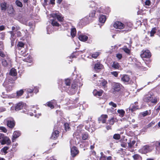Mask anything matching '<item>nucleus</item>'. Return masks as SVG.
Wrapping results in <instances>:
<instances>
[{
  "label": "nucleus",
  "mask_w": 160,
  "mask_h": 160,
  "mask_svg": "<svg viewBox=\"0 0 160 160\" xmlns=\"http://www.w3.org/2000/svg\"><path fill=\"white\" fill-rule=\"evenodd\" d=\"M88 134L85 133L82 135V139L83 140H86L88 139Z\"/></svg>",
  "instance_id": "38"
},
{
  "label": "nucleus",
  "mask_w": 160,
  "mask_h": 160,
  "mask_svg": "<svg viewBox=\"0 0 160 160\" xmlns=\"http://www.w3.org/2000/svg\"><path fill=\"white\" fill-rule=\"evenodd\" d=\"M124 52L128 54H129L130 53V50L126 47H124L122 48Z\"/></svg>",
  "instance_id": "34"
},
{
  "label": "nucleus",
  "mask_w": 160,
  "mask_h": 160,
  "mask_svg": "<svg viewBox=\"0 0 160 160\" xmlns=\"http://www.w3.org/2000/svg\"><path fill=\"white\" fill-rule=\"evenodd\" d=\"M15 3L18 7H22V4L19 0H17L15 2Z\"/></svg>",
  "instance_id": "33"
},
{
  "label": "nucleus",
  "mask_w": 160,
  "mask_h": 160,
  "mask_svg": "<svg viewBox=\"0 0 160 160\" xmlns=\"http://www.w3.org/2000/svg\"><path fill=\"white\" fill-rule=\"evenodd\" d=\"M106 157L104 155H102L100 158V160H106Z\"/></svg>",
  "instance_id": "55"
},
{
  "label": "nucleus",
  "mask_w": 160,
  "mask_h": 160,
  "mask_svg": "<svg viewBox=\"0 0 160 160\" xmlns=\"http://www.w3.org/2000/svg\"><path fill=\"white\" fill-rule=\"evenodd\" d=\"M136 141L135 140L130 141L128 143V147L130 148H134V145Z\"/></svg>",
  "instance_id": "24"
},
{
  "label": "nucleus",
  "mask_w": 160,
  "mask_h": 160,
  "mask_svg": "<svg viewBox=\"0 0 160 160\" xmlns=\"http://www.w3.org/2000/svg\"><path fill=\"white\" fill-rule=\"evenodd\" d=\"M107 83V82L105 80H102V81H101V85L103 86L104 87H105Z\"/></svg>",
  "instance_id": "41"
},
{
  "label": "nucleus",
  "mask_w": 160,
  "mask_h": 160,
  "mask_svg": "<svg viewBox=\"0 0 160 160\" xmlns=\"http://www.w3.org/2000/svg\"><path fill=\"white\" fill-rule=\"evenodd\" d=\"M6 4L7 3L5 2H2L1 3V6L2 10L5 11L6 10Z\"/></svg>",
  "instance_id": "22"
},
{
  "label": "nucleus",
  "mask_w": 160,
  "mask_h": 160,
  "mask_svg": "<svg viewBox=\"0 0 160 160\" xmlns=\"http://www.w3.org/2000/svg\"><path fill=\"white\" fill-rule=\"evenodd\" d=\"M95 14V12L94 11L93 12L92 14H90V16H91V17H94Z\"/></svg>",
  "instance_id": "60"
},
{
  "label": "nucleus",
  "mask_w": 160,
  "mask_h": 160,
  "mask_svg": "<svg viewBox=\"0 0 160 160\" xmlns=\"http://www.w3.org/2000/svg\"><path fill=\"white\" fill-rule=\"evenodd\" d=\"M24 92L23 89H21L17 92V96L19 97L22 96Z\"/></svg>",
  "instance_id": "29"
},
{
  "label": "nucleus",
  "mask_w": 160,
  "mask_h": 160,
  "mask_svg": "<svg viewBox=\"0 0 160 160\" xmlns=\"http://www.w3.org/2000/svg\"><path fill=\"white\" fill-rule=\"evenodd\" d=\"M0 56L4 58L5 57L6 55L4 52L2 51H0Z\"/></svg>",
  "instance_id": "51"
},
{
  "label": "nucleus",
  "mask_w": 160,
  "mask_h": 160,
  "mask_svg": "<svg viewBox=\"0 0 160 160\" xmlns=\"http://www.w3.org/2000/svg\"><path fill=\"white\" fill-rule=\"evenodd\" d=\"M51 21H52L51 23L53 26L57 27H59V24L55 20L53 19L52 20H51Z\"/></svg>",
  "instance_id": "28"
},
{
  "label": "nucleus",
  "mask_w": 160,
  "mask_h": 160,
  "mask_svg": "<svg viewBox=\"0 0 160 160\" xmlns=\"http://www.w3.org/2000/svg\"><path fill=\"white\" fill-rule=\"evenodd\" d=\"M151 3L150 1L149 0H147L145 2V4L146 5L149 6Z\"/></svg>",
  "instance_id": "53"
},
{
  "label": "nucleus",
  "mask_w": 160,
  "mask_h": 160,
  "mask_svg": "<svg viewBox=\"0 0 160 160\" xmlns=\"http://www.w3.org/2000/svg\"><path fill=\"white\" fill-rule=\"evenodd\" d=\"M23 105L22 102L18 103L15 107V110L16 111H19L23 108Z\"/></svg>",
  "instance_id": "15"
},
{
  "label": "nucleus",
  "mask_w": 160,
  "mask_h": 160,
  "mask_svg": "<svg viewBox=\"0 0 160 160\" xmlns=\"http://www.w3.org/2000/svg\"><path fill=\"white\" fill-rule=\"evenodd\" d=\"M65 83L67 86H70V79H67L65 80Z\"/></svg>",
  "instance_id": "40"
},
{
  "label": "nucleus",
  "mask_w": 160,
  "mask_h": 160,
  "mask_svg": "<svg viewBox=\"0 0 160 160\" xmlns=\"http://www.w3.org/2000/svg\"><path fill=\"white\" fill-rule=\"evenodd\" d=\"M8 12L10 14H13L14 12V9L12 7H10L7 10Z\"/></svg>",
  "instance_id": "35"
},
{
  "label": "nucleus",
  "mask_w": 160,
  "mask_h": 160,
  "mask_svg": "<svg viewBox=\"0 0 160 160\" xmlns=\"http://www.w3.org/2000/svg\"><path fill=\"white\" fill-rule=\"evenodd\" d=\"M20 27L18 26H16V27L13 26L12 27V31L13 32H17V31L20 30Z\"/></svg>",
  "instance_id": "31"
},
{
  "label": "nucleus",
  "mask_w": 160,
  "mask_h": 160,
  "mask_svg": "<svg viewBox=\"0 0 160 160\" xmlns=\"http://www.w3.org/2000/svg\"><path fill=\"white\" fill-rule=\"evenodd\" d=\"M154 124V123L153 122H151L148 125V127L149 128L150 127H152L153 125Z\"/></svg>",
  "instance_id": "58"
},
{
  "label": "nucleus",
  "mask_w": 160,
  "mask_h": 160,
  "mask_svg": "<svg viewBox=\"0 0 160 160\" xmlns=\"http://www.w3.org/2000/svg\"><path fill=\"white\" fill-rule=\"evenodd\" d=\"M9 75L12 76H16L17 75L16 70L14 68H12L10 71Z\"/></svg>",
  "instance_id": "16"
},
{
  "label": "nucleus",
  "mask_w": 160,
  "mask_h": 160,
  "mask_svg": "<svg viewBox=\"0 0 160 160\" xmlns=\"http://www.w3.org/2000/svg\"><path fill=\"white\" fill-rule=\"evenodd\" d=\"M0 48H3V43L2 41H0Z\"/></svg>",
  "instance_id": "59"
},
{
  "label": "nucleus",
  "mask_w": 160,
  "mask_h": 160,
  "mask_svg": "<svg viewBox=\"0 0 160 160\" xmlns=\"http://www.w3.org/2000/svg\"><path fill=\"white\" fill-rule=\"evenodd\" d=\"M113 26L116 28L121 29L124 28V24L121 22L118 21L114 23Z\"/></svg>",
  "instance_id": "3"
},
{
  "label": "nucleus",
  "mask_w": 160,
  "mask_h": 160,
  "mask_svg": "<svg viewBox=\"0 0 160 160\" xmlns=\"http://www.w3.org/2000/svg\"><path fill=\"white\" fill-rule=\"evenodd\" d=\"M33 91V89H31L30 88H27V93H31Z\"/></svg>",
  "instance_id": "49"
},
{
  "label": "nucleus",
  "mask_w": 160,
  "mask_h": 160,
  "mask_svg": "<svg viewBox=\"0 0 160 160\" xmlns=\"http://www.w3.org/2000/svg\"><path fill=\"white\" fill-rule=\"evenodd\" d=\"M108 118V116L107 115H102L99 118V121L102 122V123L106 122V119Z\"/></svg>",
  "instance_id": "9"
},
{
  "label": "nucleus",
  "mask_w": 160,
  "mask_h": 160,
  "mask_svg": "<svg viewBox=\"0 0 160 160\" xmlns=\"http://www.w3.org/2000/svg\"><path fill=\"white\" fill-rule=\"evenodd\" d=\"M150 151L149 146L147 145L144 146L138 150L139 152L142 154H146Z\"/></svg>",
  "instance_id": "2"
},
{
  "label": "nucleus",
  "mask_w": 160,
  "mask_h": 160,
  "mask_svg": "<svg viewBox=\"0 0 160 160\" xmlns=\"http://www.w3.org/2000/svg\"><path fill=\"white\" fill-rule=\"evenodd\" d=\"M122 87L121 84L118 83H115L113 86V89L115 91L118 92L121 90Z\"/></svg>",
  "instance_id": "7"
},
{
  "label": "nucleus",
  "mask_w": 160,
  "mask_h": 160,
  "mask_svg": "<svg viewBox=\"0 0 160 160\" xmlns=\"http://www.w3.org/2000/svg\"><path fill=\"white\" fill-rule=\"evenodd\" d=\"M88 38L87 36L83 35H81L78 37L79 40L83 42L86 41Z\"/></svg>",
  "instance_id": "14"
},
{
  "label": "nucleus",
  "mask_w": 160,
  "mask_h": 160,
  "mask_svg": "<svg viewBox=\"0 0 160 160\" xmlns=\"http://www.w3.org/2000/svg\"><path fill=\"white\" fill-rule=\"evenodd\" d=\"M20 132L19 131H16L14 132L13 133V135L12 139V141L14 142L15 139L19 137L20 135Z\"/></svg>",
  "instance_id": "8"
},
{
  "label": "nucleus",
  "mask_w": 160,
  "mask_h": 160,
  "mask_svg": "<svg viewBox=\"0 0 160 160\" xmlns=\"http://www.w3.org/2000/svg\"><path fill=\"white\" fill-rule=\"evenodd\" d=\"M103 93V91L101 90L99 91H97L96 90H94L93 91V94L95 96H102Z\"/></svg>",
  "instance_id": "25"
},
{
  "label": "nucleus",
  "mask_w": 160,
  "mask_h": 160,
  "mask_svg": "<svg viewBox=\"0 0 160 160\" xmlns=\"http://www.w3.org/2000/svg\"><path fill=\"white\" fill-rule=\"evenodd\" d=\"M7 125L10 128H13L15 125L14 122L13 120H7Z\"/></svg>",
  "instance_id": "11"
},
{
  "label": "nucleus",
  "mask_w": 160,
  "mask_h": 160,
  "mask_svg": "<svg viewBox=\"0 0 160 160\" xmlns=\"http://www.w3.org/2000/svg\"><path fill=\"white\" fill-rule=\"evenodd\" d=\"M156 29L155 28H153L150 32V36L152 37L154 34L156 33Z\"/></svg>",
  "instance_id": "37"
},
{
  "label": "nucleus",
  "mask_w": 160,
  "mask_h": 160,
  "mask_svg": "<svg viewBox=\"0 0 160 160\" xmlns=\"http://www.w3.org/2000/svg\"><path fill=\"white\" fill-rule=\"evenodd\" d=\"M55 0H50V2L51 4H55Z\"/></svg>",
  "instance_id": "62"
},
{
  "label": "nucleus",
  "mask_w": 160,
  "mask_h": 160,
  "mask_svg": "<svg viewBox=\"0 0 160 160\" xmlns=\"http://www.w3.org/2000/svg\"><path fill=\"white\" fill-rule=\"evenodd\" d=\"M106 20V17L105 15H101L99 18V22L103 23H104Z\"/></svg>",
  "instance_id": "21"
},
{
  "label": "nucleus",
  "mask_w": 160,
  "mask_h": 160,
  "mask_svg": "<svg viewBox=\"0 0 160 160\" xmlns=\"http://www.w3.org/2000/svg\"><path fill=\"white\" fill-rule=\"evenodd\" d=\"M0 130H2L4 132H7L6 129L3 127H0Z\"/></svg>",
  "instance_id": "48"
},
{
  "label": "nucleus",
  "mask_w": 160,
  "mask_h": 160,
  "mask_svg": "<svg viewBox=\"0 0 160 160\" xmlns=\"http://www.w3.org/2000/svg\"><path fill=\"white\" fill-rule=\"evenodd\" d=\"M76 33V29L75 28H72L71 31V35L72 38L74 37Z\"/></svg>",
  "instance_id": "27"
},
{
  "label": "nucleus",
  "mask_w": 160,
  "mask_h": 160,
  "mask_svg": "<svg viewBox=\"0 0 160 160\" xmlns=\"http://www.w3.org/2000/svg\"><path fill=\"white\" fill-rule=\"evenodd\" d=\"M134 160H142L141 157L138 154H135L132 156Z\"/></svg>",
  "instance_id": "26"
},
{
  "label": "nucleus",
  "mask_w": 160,
  "mask_h": 160,
  "mask_svg": "<svg viewBox=\"0 0 160 160\" xmlns=\"http://www.w3.org/2000/svg\"><path fill=\"white\" fill-rule=\"evenodd\" d=\"M71 155L73 157H75L79 153V151L77 148L73 146L71 149Z\"/></svg>",
  "instance_id": "6"
},
{
  "label": "nucleus",
  "mask_w": 160,
  "mask_h": 160,
  "mask_svg": "<svg viewBox=\"0 0 160 160\" xmlns=\"http://www.w3.org/2000/svg\"><path fill=\"white\" fill-rule=\"evenodd\" d=\"M143 53L141 54V56L142 58H149L151 56V54L149 51L146 50L142 51Z\"/></svg>",
  "instance_id": "5"
},
{
  "label": "nucleus",
  "mask_w": 160,
  "mask_h": 160,
  "mask_svg": "<svg viewBox=\"0 0 160 160\" xmlns=\"http://www.w3.org/2000/svg\"><path fill=\"white\" fill-rule=\"evenodd\" d=\"M117 112L121 117H123L125 113V111L123 109H118V110Z\"/></svg>",
  "instance_id": "30"
},
{
  "label": "nucleus",
  "mask_w": 160,
  "mask_h": 160,
  "mask_svg": "<svg viewBox=\"0 0 160 160\" xmlns=\"http://www.w3.org/2000/svg\"><path fill=\"white\" fill-rule=\"evenodd\" d=\"M112 158L111 156H108V157L107 158V160H111Z\"/></svg>",
  "instance_id": "63"
},
{
  "label": "nucleus",
  "mask_w": 160,
  "mask_h": 160,
  "mask_svg": "<svg viewBox=\"0 0 160 160\" xmlns=\"http://www.w3.org/2000/svg\"><path fill=\"white\" fill-rule=\"evenodd\" d=\"M49 160H55L53 157H52L50 158Z\"/></svg>",
  "instance_id": "64"
},
{
  "label": "nucleus",
  "mask_w": 160,
  "mask_h": 160,
  "mask_svg": "<svg viewBox=\"0 0 160 160\" xmlns=\"http://www.w3.org/2000/svg\"><path fill=\"white\" fill-rule=\"evenodd\" d=\"M55 103H56L55 101H51L50 102H48L47 103V105L48 106L50 107L51 109H52L54 108L53 104H54Z\"/></svg>",
  "instance_id": "19"
},
{
  "label": "nucleus",
  "mask_w": 160,
  "mask_h": 160,
  "mask_svg": "<svg viewBox=\"0 0 160 160\" xmlns=\"http://www.w3.org/2000/svg\"><path fill=\"white\" fill-rule=\"evenodd\" d=\"M109 123L110 125H112L114 123L113 119V118H111L109 120Z\"/></svg>",
  "instance_id": "50"
},
{
  "label": "nucleus",
  "mask_w": 160,
  "mask_h": 160,
  "mask_svg": "<svg viewBox=\"0 0 160 160\" xmlns=\"http://www.w3.org/2000/svg\"><path fill=\"white\" fill-rule=\"evenodd\" d=\"M99 54L98 52H96L92 54V57L94 58H96L99 55Z\"/></svg>",
  "instance_id": "43"
},
{
  "label": "nucleus",
  "mask_w": 160,
  "mask_h": 160,
  "mask_svg": "<svg viewBox=\"0 0 160 160\" xmlns=\"http://www.w3.org/2000/svg\"><path fill=\"white\" fill-rule=\"evenodd\" d=\"M151 113V110H149L148 111L147 110L144 112H142L140 113V115H142V116L144 117L147 115H149Z\"/></svg>",
  "instance_id": "17"
},
{
  "label": "nucleus",
  "mask_w": 160,
  "mask_h": 160,
  "mask_svg": "<svg viewBox=\"0 0 160 160\" xmlns=\"http://www.w3.org/2000/svg\"><path fill=\"white\" fill-rule=\"evenodd\" d=\"M18 46L21 47H23L24 46V44L22 42H19L18 44Z\"/></svg>",
  "instance_id": "52"
},
{
  "label": "nucleus",
  "mask_w": 160,
  "mask_h": 160,
  "mask_svg": "<svg viewBox=\"0 0 160 160\" xmlns=\"http://www.w3.org/2000/svg\"><path fill=\"white\" fill-rule=\"evenodd\" d=\"M117 57L119 59H121L122 58V55L121 54H117L116 55Z\"/></svg>",
  "instance_id": "54"
},
{
  "label": "nucleus",
  "mask_w": 160,
  "mask_h": 160,
  "mask_svg": "<svg viewBox=\"0 0 160 160\" xmlns=\"http://www.w3.org/2000/svg\"><path fill=\"white\" fill-rule=\"evenodd\" d=\"M14 32H13V31H12L9 32L10 33V34L11 35V37L12 38L14 36Z\"/></svg>",
  "instance_id": "56"
},
{
  "label": "nucleus",
  "mask_w": 160,
  "mask_h": 160,
  "mask_svg": "<svg viewBox=\"0 0 160 160\" xmlns=\"http://www.w3.org/2000/svg\"><path fill=\"white\" fill-rule=\"evenodd\" d=\"M65 128L66 131L68 130L69 129V124L68 123H65L64 124Z\"/></svg>",
  "instance_id": "45"
},
{
  "label": "nucleus",
  "mask_w": 160,
  "mask_h": 160,
  "mask_svg": "<svg viewBox=\"0 0 160 160\" xmlns=\"http://www.w3.org/2000/svg\"><path fill=\"white\" fill-rule=\"evenodd\" d=\"M121 146L123 148H126V144L125 143H122L121 144Z\"/></svg>",
  "instance_id": "61"
},
{
  "label": "nucleus",
  "mask_w": 160,
  "mask_h": 160,
  "mask_svg": "<svg viewBox=\"0 0 160 160\" xmlns=\"http://www.w3.org/2000/svg\"><path fill=\"white\" fill-rule=\"evenodd\" d=\"M7 88V90L10 91L12 90V87L11 85H8L6 87Z\"/></svg>",
  "instance_id": "47"
},
{
  "label": "nucleus",
  "mask_w": 160,
  "mask_h": 160,
  "mask_svg": "<svg viewBox=\"0 0 160 160\" xmlns=\"http://www.w3.org/2000/svg\"><path fill=\"white\" fill-rule=\"evenodd\" d=\"M120 136L119 134H115L113 136V138L115 139L118 140L120 138Z\"/></svg>",
  "instance_id": "39"
},
{
  "label": "nucleus",
  "mask_w": 160,
  "mask_h": 160,
  "mask_svg": "<svg viewBox=\"0 0 160 160\" xmlns=\"http://www.w3.org/2000/svg\"><path fill=\"white\" fill-rule=\"evenodd\" d=\"M59 132L58 130H55L52 132L51 138L52 139H55L59 136Z\"/></svg>",
  "instance_id": "13"
},
{
  "label": "nucleus",
  "mask_w": 160,
  "mask_h": 160,
  "mask_svg": "<svg viewBox=\"0 0 160 160\" xmlns=\"http://www.w3.org/2000/svg\"><path fill=\"white\" fill-rule=\"evenodd\" d=\"M109 104L114 108H116L117 106L116 104H115V103H114L112 102H110L109 103Z\"/></svg>",
  "instance_id": "44"
},
{
  "label": "nucleus",
  "mask_w": 160,
  "mask_h": 160,
  "mask_svg": "<svg viewBox=\"0 0 160 160\" xmlns=\"http://www.w3.org/2000/svg\"><path fill=\"white\" fill-rule=\"evenodd\" d=\"M17 34L18 37H21V33L20 31H17Z\"/></svg>",
  "instance_id": "57"
},
{
  "label": "nucleus",
  "mask_w": 160,
  "mask_h": 160,
  "mask_svg": "<svg viewBox=\"0 0 160 160\" xmlns=\"http://www.w3.org/2000/svg\"><path fill=\"white\" fill-rule=\"evenodd\" d=\"M2 65L4 67L8 66V63L7 62L6 60L4 59H2Z\"/></svg>",
  "instance_id": "32"
},
{
  "label": "nucleus",
  "mask_w": 160,
  "mask_h": 160,
  "mask_svg": "<svg viewBox=\"0 0 160 160\" xmlns=\"http://www.w3.org/2000/svg\"><path fill=\"white\" fill-rule=\"evenodd\" d=\"M11 142L10 140L8 137L4 138L1 141L2 144H9Z\"/></svg>",
  "instance_id": "12"
},
{
  "label": "nucleus",
  "mask_w": 160,
  "mask_h": 160,
  "mask_svg": "<svg viewBox=\"0 0 160 160\" xmlns=\"http://www.w3.org/2000/svg\"><path fill=\"white\" fill-rule=\"evenodd\" d=\"M51 16L53 18H57L59 22H62L63 20V18L62 15L59 12L57 13H52L51 14Z\"/></svg>",
  "instance_id": "1"
},
{
  "label": "nucleus",
  "mask_w": 160,
  "mask_h": 160,
  "mask_svg": "<svg viewBox=\"0 0 160 160\" xmlns=\"http://www.w3.org/2000/svg\"><path fill=\"white\" fill-rule=\"evenodd\" d=\"M158 100V99L156 98L155 97L154 98H153L152 97L150 102L152 103L156 104L157 103Z\"/></svg>",
  "instance_id": "36"
},
{
  "label": "nucleus",
  "mask_w": 160,
  "mask_h": 160,
  "mask_svg": "<svg viewBox=\"0 0 160 160\" xmlns=\"http://www.w3.org/2000/svg\"><path fill=\"white\" fill-rule=\"evenodd\" d=\"M119 66V63L116 62H113L112 64V67L115 69H118Z\"/></svg>",
  "instance_id": "23"
},
{
  "label": "nucleus",
  "mask_w": 160,
  "mask_h": 160,
  "mask_svg": "<svg viewBox=\"0 0 160 160\" xmlns=\"http://www.w3.org/2000/svg\"><path fill=\"white\" fill-rule=\"evenodd\" d=\"M17 79L16 77H12L11 76L8 77L7 78L8 82L10 83H12L14 82V81L16 80Z\"/></svg>",
  "instance_id": "20"
},
{
  "label": "nucleus",
  "mask_w": 160,
  "mask_h": 160,
  "mask_svg": "<svg viewBox=\"0 0 160 160\" xmlns=\"http://www.w3.org/2000/svg\"><path fill=\"white\" fill-rule=\"evenodd\" d=\"M152 95L151 94L146 95L143 97V100L146 102H149L151 101Z\"/></svg>",
  "instance_id": "10"
},
{
  "label": "nucleus",
  "mask_w": 160,
  "mask_h": 160,
  "mask_svg": "<svg viewBox=\"0 0 160 160\" xmlns=\"http://www.w3.org/2000/svg\"><path fill=\"white\" fill-rule=\"evenodd\" d=\"M121 81L124 83H128L130 80V77L127 75L124 74L121 76Z\"/></svg>",
  "instance_id": "4"
},
{
  "label": "nucleus",
  "mask_w": 160,
  "mask_h": 160,
  "mask_svg": "<svg viewBox=\"0 0 160 160\" xmlns=\"http://www.w3.org/2000/svg\"><path fill=\"white\" fill-rule=\"evenodd\" d=\"M8 147H4L1 150V151L5 153H7V151L8 149Z\"/></svg>",
  "instance_id": "42"
},
{
  "label": "nucleus",
  "mask_w": 160,
  "mask_h": 160,
  "mask_svg": "<svg viewBox=\"0 0 160 160\" xmlns=\"http://www.w3.org/2000/svg\"><path fill=\"white\" fill-rule=\"evenodd\" d=\"M111 74L115 77H117L118 75V72H117L114 71L111 72Z\"/></svg>",
  "instance_id": "46"
},
{
  "label": "nucleus",
  "mask_w": 160,
  "mask_h": 160,
  "mask_svg": "<svg viewBox=\"0 0 160 160\" xmlns=\"http://www.w3.org/2000/svg\"><path fill=\"white\" fill-rule=\"evenodd\" d=\"M103 67L102 65L99 62L96 63L95 65L94 69L95 70L101 69Z\"/></svg>",
  "instance_id": "18"
}]
</instances>
